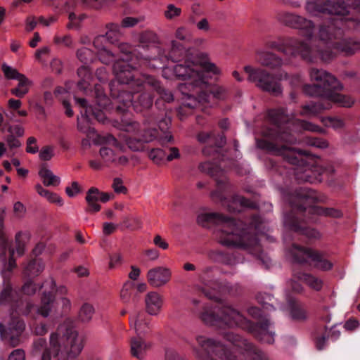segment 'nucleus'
<instances>
[{
  "mask_svg": "<svg viewBox=\"0 0 360 360\" xmlns=\"http://www.w3.org/2000/svg\"><path fill=\"white\" fill-rule=\"evenodd\" d=\"M276 79L278 82L282 80H288L290 84L292 87L297 86L302 84V78L300 75H290L285 72H280L276 75Z\"/></svg>",
  "mask_w": 360,
  "mask_h": 360,
  "instance_id": "a18cd8bd",
  "label": "nucleus"
},
{
  "mask_svg": "<svg viewBox=\"0 0 360 360\" xmlns=\"http://www.w3.org/2000/svg\"><path fill=\"white\" fill-rule=\"evenodd\" d=\"M41 288H44V290L41 297L40 305L37 308V314L47 318L50 316L54 307L56 300L54 292L66 295L68 289L65 286L56 288V282L52 278L46 280Z\"/></svg>",
  "mask_w": 360,
  "mask_h": 360,
  "instance_id": "1a4fd4ad",
  "label": "nucleus"
},
{
  "mask_svg": "<svg viewBox=\"0 0 360 360\" xmlns=\"http://www.w3.org/2000/svg\"><path fill=\"white\" fill-rule=\"evenodd\" d=\"M18 296L15 290L7 284L0 293V306L1 305H13L17 300Z\"/></svg>",
  "mask_w": 360,
  "mask_h": 360,
  "instance_id": "72a5a7b5",
  "label": "nucleus"
},
{
  "mask_svg": "<svg viewBox=\"0 0 360 360\" xmlns=\"http://www.w3.org/2000/svg\"><path fill=\"white\" fill-rule=\"evenodd\" d=\"M199 222L214 220L217 228L214 231L216 240L223 246L244 250H251L259 245L255 234L243 228L240 221L226 217L221 214L212 212L200 215Z\"/></svg>",
  "mask_w": 360,
  "mask_h": 360,
  "instance_id": "7ed1b4c3",
  "label": "nucleus"
},
{
  "mask_svg": "<svg viewBox=\"0 0 360 360\" xmlns=\"http://www.w3.org/2000/svg\"><path fill=\"white\" fill-rule=\"evenodd\" d=\"M175 37L176 39L184 42H190L192 39L191 32L185 27H179L175 31Z\"/></svg>",
  "mask_w": 360,
  "mask_h": 360,
  "instance_id": "6e6d98bb",
  "label": "nucleus"
},
{
  "mask_svg": "<svg viewBox=\"0 0 360 360\" xmlns=\"http://www.w3.org/2000/svg\"><path fill=\"white\" fill-rule=\"evenodd\" d=\"M225 337L235 346L243 349L247 357L250 360H269L263 352L257 349L250 342L243 339L240 335L233 333H229L225 335Z\"/></svg>",
  "mask_w": 360,
  "mask_h": 360,
  "instance_id": "dca6fc26",
  "label": "nucleus"
},
{
  "mask_svg": "<svg viewBox=\"0 0 360 360\" xmlns=\"http://www.w3.org/2000/svg\"><path fill=\"white\" fill-rule=\"evenodd\" d=\"M131 326L134 327L139 335L147 333L150 328L149 320L146 319L143 313H138L132 316L131 319Z\"/></svg>",
  "mask_w": 360,
  "mask_h": 360,
  "instance_id": "c85d7f7f",
  "label": "nucleus"
},
{
  "mask_svg": "<svg viewBox=\"0 0 360 360\" xmlns=\"http://www.w3.org/2000/svg\"><path fill=\"white\" fill-rule=\"evenodd\" d=\"M340 35H341V30L333 25H321L318 33L319 40L325 44L332 42Z\"/></svg>",
  "mask_w": 360,
  "mask_h": 360,
  "instance_id": "393cba45",
  "label": "nucleus"
},
{
  "mask_svg": "<svg viewBox=\"0 0 360 360\" xmlns=\"http://www.w3.org/2000/svg\"><path fill=\"white\" fill-rule=\"evenodd\" d=\"M270 323L266 320L263 322L252 325L248 322L246 328L250 329L254 335L261 342L271 344L274 342V333L269 330Z\"/></svg>",
  "mask_w": 360,
  "mask_h": 360,
  "instance_id": "6ab92c4d",
  "label": "nucleus"
},
{
  "mask_svg": "<svg viewBox=\"0 0 360 360\" xmlns=\"http://www.w3.org/2000/svg\"><path fill=\"white\" fill-rule=\"evenodd\" d=\"M143 77L144 88L150 87L155 90L160 95V98L167 103H170L174 100L172 92L162 88L158 80L149 75H144Z\"/></svg>",
  "mask_w": 360,
  "mask_h": 360,
  "instance_id": "4be33fe9",
  "label": "nucleus"
},
{
  "mask_svg": "<svg viewBox=\"0 0 360 360\" xmlns=\"http://www.w3.org/2000/svg\"><path fill=\"white\" fill-rule=\"evenodd\" d=\"M30 238V234L27 232L19 231L15 234V251L19 256H22L25 251V245Z\"/></svg>",
  "mask_w": 360,
  "mask_h": 360,
  "instance_id": "ea45409f",
  "label": "nucleus"
},
{
  "mask_svg": "<svg viewBox=\"0 0 360 360\" xmlns=\"http://www.w3.org/2000/svg\"><path fill=\"white\" fill-rule=\"evenodd\" d=\"M329 338V331L326 327L321 329L314 338L316 347L319 350L324 349L327 340Z\"/></svg>",
  "mask_w": 360,
  "mask_h": 360,
  "instance_id": "c03bdc74",
  "label": "nucleus"
},
{
  "mask_svg": "<svg viewBox=\"0 0 360 360\" xmlns=\"http://www.w3.org/2000/svg\"><path fill=\"white\" fill-rule=\"evenodd\" d=\"M218 190L212 193V198L214 200L222 201L224 197L221 193V190L226 189L229 187L228 179L226 176H223L220 179H216Z\"/></svg>",
  "mask_w": 360,
  "mask_h": 360,
  "instance_id": "de8ad7c7",
  "label": "nucleus"
},
{
  "mask_svg": "<svg viewBox=\"0 0 360 360\" xmlns=\"http://www.w3.org/2000/svg\"><path fill=\"white\" fill-rule=\"evenodd\" d=\"M285 224L295 231L300 230L304 234L307 235L309 238H319L321 237V233L316 229H301L297 225V219H291L290 216L287 215L285 217Z\"/></svg>",
  "mask_w": 360,
  "mask_h": 360,
  "instance_id": "f704fd0d",
  "label": "nucleus"
},
{
  "mask_svg": "<svg viewBox=\"0 0 360 360\" xmlns=\"http://www.w3.org/2000/svg\"><path fill=\"white\" fill-rule=\"evenodd\" d=\"M35 189L39 195L45 198L49 202L55 203L58 206L63 205L64 203L62 198L57 193L44 188L41 184H37L35 186Z\"/></svg>",
  "mask_w": 360,
  "mask_h": 360,
  "instance_id": "e433bc0d",
  "label": "nucleus"
},
{
  "mask_svg": "<svg viewBox=\"0 0 360 360\" xmlns=\"http://www.w3.org/2000/svg\"><path fill=\"white\" fill-rule=\"evenodd\" d=\"M99 195L100 191L94 187L87 191L86 195V201L88 204L86 212H97L101 210V205L98 203L100 201Z\"/></svg>",
  "mask_w": 360,
  "mask_h": 360,
  "instance_id": "c756f323",
  "label": "nucleus"
},
{
  "mask_svg": "<svg viewBox=\"0 0 360 360\" xmlns=\"http://www.w3.org/2000/svg\"><path fill=\"white\" fill-rule=\"evenodd\" d=\"M39 175L46 186H56L60 183L59 176H56L51 169L46 167H41L39 171Z\"/></svg>",
  "mask_w": 360,
  "mask_h": 360,
  "instance_id": "473e14b6",
  "label": "nucleus"
},
{
  "mask_svg": "<svg viewBox=\"0 0 360 360\" xmlns=\"http://www.w3.org/2000/svg\"><path fill=\"white\" fill-rule=\"evenodd\" d=\"M290 315L296 321H302L307 319V312L304 306L295 300L289 301Z\"/></svg>",
  "mask_w": 360,
  "mask_h": 360,
  "instance_id": "7c9ffc66",
  "label": "nucleus"
},
{
  "mask_svg": "<svg viewBox=\"0 0 360 360\" xmlns=\"http://www.w3.org/2000/svg\"><path fill=\"white\" fill-rule=\"evenodd\" d=\"M151 345L146 342L141 338H133L131 340V355L139 359H143L150 348Z\"/></svg>",
  "mask_w": 360,
  "mask_h": 360,
  "instance_id": "a878e982",
  "label": "nucleus"
},
{
  "mask_svg": "<svg viewBox=\"0 0 360 360\" xmlns=\"http://www.w3.org/2000/svg\"><path fill=\"white\" fill-rule=\"evenodd\" d=\"M126 144L128 147L134 151H140L143 150L145 143L143 141L141 137H129L126 140Z\"/></svg>",
  "mask_w": 360,
  "mask_h": 360,
  "instance_id": "603ef678",
  "label": "nucleus"
},
{
  "mask_svg": "<svg viewBox=\"0 0 360 360\" xmlns=\"http://www.w3.org/2000/svg\"><path fill=\"white\" fill-rule=\"evenodd\" d=\"M268 115L271 121L278 126L289 121V117L283 109L270 110Z\"/></svg>",
  "mask_w": 360,
  "mask_h": 360,
  "instance_id": "a19ab883",
  "label": "nucleus"
},
{
  "mask_svg": "<svg viewBox=\"0 0 360 360\" xmlns=\"http://www.w3.org/2000/svg\"><path fill=\"white\" fill-rule=\"evenodd\" d=\"M99 154L103 160L106 163H113L116 156L115 153L112 149L107 147L101 148Z\"/></svg>",
  "mask_w": 360,
  "mask_h": 360,
  "instance_id": "4d7b16f0",
  "label": "nucleus"
},
{
  "mask_svg": "<svg viewBox=\"0 0 360 360\" xmlns=\"http://www.w3.org/2000/svg\"><path fill=\"white\" fill-rule=\"evenodd\" d=\"M146 311L152 316L158 315L162 306V298L156 292H150L145 298Z\"/></svg>",
  "mask_w": 360,
  "mask_h": 360,
  "instance_id": "5701e85b",
  "label": "nucleus"
},
{
  "mask_svg": "<svg viewBox=\"0 0 360 360\" xmlns=\"http://www.w3.org/2000/svg\"><path fill=\"white\" fill-rule=\"evenodd\" d=\"M17 80L18 84L15 88L11 89V93L16 97L23 98L29 92L30 87L32 85V82L25 75L20 76Z\"/></svg>",
  "mask_w": 360,
  "mask_h": 360,
  "instance_id": "2f4dec72",
  "label": "nucleus"
},
{
  "mask_svg": "<svg viewBox=\"0 0 360 360\" xmlns=\"http://www.w3.org/2000/svg\"><path fill=\"white\" fill-rule=\"evenodd\" d=\"M149 158L155 164H160L165 157V153L160 148L152 149L149 153Z\"/></svg>",
  "mask_w": 360,
  "mask_h": 360,
  "instance_id": "e2e57ef3",
  "label": "nucleus"
},
{
  "mask_svg": "<svg viewBox=\"0 0 360 360\" xmlns=\"http://www.w3.org/2000/svg\"><path fill=\"white\" fill-rule=\"evenodd\" d=\"M205 71L214 75L220 73V70L210 61L198 63L187 60L174 65L172 69L165 68L163 76L166 77L169 72H173L177 79L186 81L178 86L179 91L187 97L183 105L188 108H196L201 104L210 103L211 98L221 99L225 94V90L221 87H217L212 91L207 89Z\"/></svg>",
  "mask_w": 360,
  "mask_h": 360,
  "instance_id": "f257e3e1",
  "label": "nucleus"
},
{
  "mask_svg": "<svg viewBox=\"0 0 360 360\" xmlns=\"http://www.w3.org/2000/svg\"><path fill=\"white\" fill-rule=\"evenodd\" d=\"M95 309L92 304L85 302L79 308L77 319L83 323H89L94 315Z\"/></svg>",
  "mask_w": 360,
  "mask_h": 360,
  "instance_id": "4c0bfd02",
  "label": "nucleus"
},
{
  "mask_svg": "<svg viewBox=\"0 0 360 360\" xmlns=\"http://www.w3.org/2000/svg\"><path fill=\"white\" fill-rule=\"evenodd\" d=\"M296 195L298 204H292L291 207L294 210L300 212L304 217V221L307 222L313 221L314 216L340 218L343 215L340 210L333 207H324L317 205L304 207L303 203L309 199V194L305 191H300L297 192Z\"/></svg>",
  "mask_w": 360,
  "mask_h": 360,
  "instance_id": "6e6552de",
  "label": "nucleus"
},
{
  "mask_svg": "<svg viewBox=\"0 0 360 360\" xmlns=\"http://www.w3.org/2000/svg\"><path fill=\"white\" fill-rule=\"evenodd\" d=\"M77 56L82 63L86 64L92 59V51L88 48L83 47L77 50Z\"/></svg>",
  "mask_w": 360,
  "mask_h": 360,
  "instance_id": "052dcab7",
  "label": "nucleus"
},
{
  "mask_svg": "<svg viewBox=\"0 0 360 360\" xmlns=\"http://www.w3.org/2000/svg\"><path fill=\"white\" fill-rule=\"evenodd\" d=\"M184 50V47L181 44L176 41V40H172L171 41V51L169 53V57L172 59V60L178 62L177 65L179 63H184L185 60H187L193 61L190 58H186L184 60H179L178 59L176 52H177V51L181 52ZM175 65H176V64Z\"/></svg>",
  "mask_w": 360,
  "mask_h": 360,
  "instance_id": "49530a36",
  "label": "nucleus"
},
{
  "mask_svg": "<svg viewBox=\"0 0 360 360\" xmlns=\"http://www.w3.org/2000/svg\"><path fill=\"white\" fill-rule=\"evenodd\" d=\"M339 90H332L328 93L324 98L338 104L341 107L349 108L354 103V100L349 96L340 94Z\"/></svg>",
  "mask_w": 360,
  "mask_h": 360,
  "instance_id": "cd10ccee",
  "label": "nucleus"
},
{
  "mask_svg": "<svg viewBox=\"0 0 360 360\" xmlns=\"http://www.w3.org/2000/svg\"><path fill=\"white\" fill-rule=\"evenodd\" d=\"M330 107L329 105L323 106L321 103H312L310 105H306L303 107V111L301 112V115H305L308 114L315 115L320 111L326 109H329Z\"/></svg>",
  "mask_w": 360,
  "mask_h": 360,
  "instance_id": "3c124183",
  "label": "nucleus"
},
{
  "mask_svg": "<svg viewBox=\"0 0 360 360\" xmlns=\"http://www.w3.org/2000/svg\"><path fill=\"white\" fill-rule=\"evenodd\" d=\"M76 103L81 108H84V111H81L82 117L86 122L90 119V113L91 111L92 106L88 105L87 101L85 98H79L75 97Z\"/></svg>",
  "mask_w": 360,
  "mask_h": 360,
  "instance_id": "8fccbe9b",
  "label": "nucleus"
},
{
  "mask_svg": "<svg viewBox=\"0 0 360 360\" xmlns=\"http://www.w3.org/2000/svg\"><path fill=\"white\" fill-rule=\"evenodd\" d=\"M321 122L326 127H332L335 129H341L344 127L343 120L336 117H322Z\"/></svg>",
  "mask_w": 360,
  "mask_h": 360,
  "instance_id": "09e8293b",
  "label": "nucleus"
},
{
  "mask_svg": "<svg viewBox=\"0 0 360 360\" xmlns=\"http://www.w3.org/2000/svg\"><path fill=\"white\" fill-rule=\"evenodd\" d=\"M294 276L297 279L303 281L310 288L316 291H320L323 285V281L312 274L304 272H295Z\"/></svg>",
  "mask_w": 360,
  "mask_h": 360,
  "instance_id": "bb28decb",
  "label": "nucleus"
},
{
  "mask_svg": "<svg viewBox=\"0 0 360 360\" xmlns=\"http://www.w3.org/2000/svg\"><path fill=\"white\" fill-rule=\"evenodd\" d=\"M95 96L96 103L100 108H105L110 104V98L105 95L100 85L95 86Z\"/></svg>",
  "mask_w": 360,
  "mask_h": 360,
  "instance_id": "37998d69",
  "label": "nucleus"
},
{
  "mask_svg": "<svg viewBox=\"0 0 360 360\" xmlns=\"http://www.w3.org/2000/svg\"><path fill=\"white\" fill-rule=\"evenodd\" d=\"M147 278L150 285L158 288L165 285L170 280L171 272L167 268L156 267L148 271Z\"/></svg>",
  "mask_w": 360,
  "mask_h": 360,
  "instance_id": "aec40b11",
  "label": "nucleus"
},
{
  "mask_svg": "<svg viewBox=\"0 0 360 360\" xmlns=\"http://www.w3.org/2000/svg\"><path fill=\"white\" fill-rule=\"evenodd\" d=\"M44 269V264L41 259L30 261L24 269V274L30 278L38 276Z\"/></svg>",
  "mask_w": 360,
  "mask_h": 360,
  "instance_id": "c9c22d12",
  "label": "nucleus"
},
{
  "mask_svg": "<svg viewBox=\"0 0 360 360\" xmlns=\"http://www.w3.org/2000/svg\"><path fill=\"white\" fill-rule=\"evenodd\" d=\"M210 288L212 289V292H210L209 290L206 288L203 289V293L205 295V296H207L208 298L211 300L219 301V285L217 283H213L212 285Z\"/></svg>",
  "mask_w": 360,
  "mask_h": 360,
  "instance_id": "680f3d73",
  "label": "nucleus"
},
{
  "mask_svg": "<svg viewBox=\"0 0 360 360\" xmlns=\"http://www.w3.org/2000/svg\"><path fill=\"white\" fill-rule=\"evenodd\" d=\"M243 70L247 74V80L254 84L259 89L274 96L283 94L282 85L276 81L274 76L266 70L252 65H245Z\"/></svg>",
  "mask_w": 360,
  "mask_h": 360,
  "instance_id": "0eeeda50",
  "label": "nucleus"
},
{
  "mask_svg": "<svg viewBox=\"0 0 360 360\" xmlns=\"http://www.w3.org/2000/svg\"><path fill=\"white\" fill-rule=\"evenodd\" d=\"M108 31L105 33L107 40L110 43H114L117 39L121 36L120 26L115 23H109L106 25Z\"/></svg>",
  "mask_w": 360,
  "mask_h": 360,
  "instance_id": "79ce46f5",
  "label": "nucleus"
},
{
  "mask_svg": "<svg viewBox=\"0 0 360 360\" xmlns=\"http://www.w3.org/2000/svg\"><path fill=\"white\" fill-rule=\"evenodd\" d=\"M200 319L206 325L221 327L218 307H205L200 314Z\"/></svg>",
  "mask_w": 360,
  "mask_h": 360,
  "instance_id": "b1692460",
  "label": "nucleus"
},
{
  "mask_svg": "<svg viewBox=\"0 0 360 360\" xmlns=\"http://www.w3.org/2000/svg\"><path fill=\"white\" fill-rule=\"evenodd\" d=\"M100 60L104 64H109L114 61L115 55L108 49H105L97 53Z\"/></svg>",
  "mask_w": 360,
  "mask_h": 360,
  "instance_id": "69168bd1",
  "label": "nucleus"
},
{
  "mask_svg": "<svg viewBox=\"0 0 360 360\" xmlns=\"http://www.w3.org/2000/svg\"><path fill=\"white\" fill-rule=\"evenodd\" d=\"M275 141L272 142L266 139H257L256 146L258 148L264 150L269 153L281 156L288 162L294 165H300V155H307V153L304 150H296L294 148L288 147L285 145L278 146V142L281 141L289 144H295L297 143L296 139L290 134L288 133H280L275 137Z\"/></svg>",
  "mask_w": 360,
  "mask_h": 360,
  "instance_id": "20e7f679",
  "label": "nucleus"
},
{
  "mask_svg": "<svg viewBox=\"0 0 360 360\" xmlns=\"http://www.w3.org/2000/svg\"><path fill=\"white\" fill-rule=\"evenodd\" d=\"M291 251L294 259L298 263H306L311 259L314 262V266L321 271H329L333 266V263L325 259L319 252L295 245L292 246Z\"/></svg>",
  "mask_w": 360,
  "mask_h": 360,
  "instance_id": "9d476101",
  "label": "nucleus"
},
{
  "mask_svg": "<svg viewBox=\"0 0 360 360\" xmlns=\"http://www.w3.org/2000/svg\"><path fill=\"white\" fill-rule=\"evenodd\" d=\"M112 70L120 84H131L135 91H140L142 86L144 87V80L134 79V75L133 74L134 68L127 61L123 60H117L113 64Z\"/></svg>",
  "mask_w": 360,
  "mask_h": 360,
  "instance_id": "ddd939ff",
  "label": "nucleus"
},
{
  "mask_svg": "<svg viewBox=\"0 0 360 360\" xmlns=\"http://www.w3.org/2000/svg\"><path fill=\"white\" fill-rule=\"evenodd\" d=\"M164 14L165 17L167 20H172L181 15V8L176 7L175 5L170 4L167 5Z\"/></svg>",
  "mask_w": 360,
  "mask_h": 360,
  "instance_id": "bf43d9fd",
  "label": "nucleus"
},
{
  "mask_svg": "<svg viewBox=\"0 0 360 360\" xmlns=\"http://www.w3.org/2000/svg\"><path fill=\"white\" fill-rule=\"evenodd\" d=\"M109 86L112 96L118 103L117 106L118 110L124 112L129 107L134 105V96L131 92L124 91L118 87L115 88L116 84L115 82H111Z\"/></svg>",
  "mask_w": 360,
  "mask_h": 360,
  "instance_id": "a211bd4d",
  "label": "nucleus"
},
{
  "mask_svg": "<svg viewBox=\"0 0 360 360\" xmlns=\"http://www.w3.org/2000/svg\"><path fill=\"white\" fill-rule=\"evenodd\" d=\"M86 18L84 14L77 15L75 13H70L68 19L70 23L67 25L68 29H79L80 27V23Z\"/></svg>",
  "mask_w": 360,
  "mask_h": 360,
  "instance_id": "5fc2aeb1",
  "label": "nucleus"
},
{
  "mask_svg": "<svg viewBox=\"0 0 360 360\" xmlns=\"http://www.w3.org/2000/svg\"><path fill=\"white\" fill-rule=\"evenodd\" d=\"M276 18L280 22L285 25L301 30L304 37L309 40H312L314 24L311 20L287 11L278 13Z\"/></svg>",
  "mask_w": 360,
  "mask_h": 360,
  "instance_id": "9b49d317",
  "label": "nucleus"
},
{
  "mask_svg": "<svg viewBox=\"0 0 360 360\" xmlns=\"http://www.w3.org/2000/svg\"><path fill=\"white\" fill-rule=\"evenodd\" d=\"M305 8L309 14L313 15H316L319 13L342 15L347 12L344 2L340 4L331 0L307 1Z\"/></svg>",
  "mask_w": 360,
  "mask_h": 360,
  "instance_id": "f8f14e48",
  "label": "nucleus"
},
{
  "mask_svg": "<svg viewBox=\"0 0 360 360\" xmlns=\"http://www.w3.org/2000/svg\"><path fill=\"white\" fill-rule=\"evenodd\" d=\"M54 155V147L46 146L43 147L39 153L40 160L44 161L50 160Z\"/></svg>",
  "mask_w": 360,
  "mask_h": 360,
  "instance_id": "338daca9",
  "label": "nucleus"
},
{
  "mask_svg": "<svg viewBox=\"0 0 360 360\" xmlns=\"http://www.w3.org/2000/svg\"><path fill=\"white\" fill-rule=\"evenodd\" d=\"M6 213V208H2L0 212V257H4L6 250L8 246V241L6 235L4 231V221Z\"/></svg>",
  "mask_w": 360,
  "mask_h": 360,
  "instance_id": "58836bf2",
  "label": "nucleus"
},
{
  "mask_svg": "<svg viewBox=\"0 0 360 360\" xmlns=\"http://www.w3.org/2000/svg\"><path fill=\"white\" fill-rule=\"evenodd\" d=\"M256 60L261 65L271 69L280 68L283 65V60L269 51H257Z\"/></svg>",
  "mask_w": 360,
  "mask_h": 360,
  "instance_id": "412c9836",
  "label": "nucleus"
},
{
  "mask_svg": "<svg viewBox=\"0 0 360 360\" xmlns=\"http://www.w3.org/2000/svg\"><path fill=\"white\" fill-rule=\"evenodd\" d=\"M37 307L31 301H27L25 306L20 308L19 311H16L18 315L32 316L34 317L37 314Z\"/></svg>",
  "mask_w": 360,
  "mask_h": 360,
  "instance_id": "864d4df0",
  "label": "nucleus"
},
{
  "mask_svg": "<svg viewBox=\"0 0 360 360\" xmlns=\"http://www.w3.org/2000/svg\"><path fill=\"white\" fill-rule=\"evenodd\" d=\"M333 49L344 56H352L360 51V39L355 37H345L334 42Z\"/></svg>",
  "mask_w": 360,
  "mask_h": 360,
  "instance_id": "f3484780",
  "label": "nucleus"
},
{
  "mask_svg": "<svg viewBox=\"0 0 360 360\" xmlns=\"http://www.w3.org/2000/svg\"><path fill=\"white\" fill-rule=\"evenodd\" d=\"M2 71L4 73L5 77L9 79H18L20 76L24 75L18 72V70L6 63L2 65Z\"/></svg>",
  "mask_w": 360,
  "mask_h": 360,
  "instance_id": "13d9d810",
  "label": "nucleus"
},
{
  "mask_svg": "<svg viewBox=\"0 0 360 360\" xmlns=\"http://www.w3.org/2000/svg\"><path fill=\"white\" fill-rule=\"evenodd\" d=\"M218 311L220 315L221 327L227 326L229 327L246 328L248 321L239 311L231 306L224 305L218 308Z\"/></svg>",
  "mask_w": 360,
  "mask_h": 360,
  "instance_id": "2eb2a0df",
  "label": "nucleus"
},
{
  "mask_svg": "<svg viewBox=\"0 0 360 360\" xmlns=\"http://www.w3.org/2000/svg\"><path fill=\"white\" fill-rule=\"evenodd\" d=\"M41 285L40 286H37L33 281L29 280L22 285V291L25 295H33L39 288H41Z\"/></svg>",
  "mask_w": 360,
  "mask_h": 360,
  "instance_id": "774afa93",
  "label": "nucleus"
},
{
  "mask_svg": "<svg viewBox=\"0 0 360 360\" xmlns=\"http://www.w3.org/2000/svg\"><path fill=\"white\" fill-rule=\"evenodd\" d=\"M311 84L303 87L305 94L324 98L332 90H342L343 85L330 73L323 69L311 68L309 71Z\"/></svg>",
  "mask_w": 360,
  "mask_h": 360,
  "instance_id": "39448f33",
  "label": "nucleus"
},
{
  "mask_svg": "<svg viewBox=\"0 0 360 360\" xmlns=\"http://www.w3.org/2000/svg\"><path fill=\"white\" fill-rule=\"evenodd\" d=\"M268 47L293 56H300L302 58L309 61H312L313 58L318 55L324 61H328L335 57L332 51H321L307 43L296 39H288L283 47L276 41H270L268 43Z\"/></svg>",
  "mask_w": 360,
  "mask_h": 360,
  "instance_id": "423d86ee",
  "label": "nucleus"
},
{
  "mask_svg": "<svg viewBox=\"0 0 360 360\" xmlns=\"http://www.w3.org/2000/svg\"><path fill=\"white\" fill-rule=\"evenodd\" d=\"M25 329V323L18 317H13L6 328L0 323V335L3 340L15 347L19 344L20 336Z\"/></svg>",
  "mask_w": 360,
  "mask_h": 360,
  "instance_id": "4468645a",
  "label": "nucleus"
},
{
  "mask_svg": "<svg viewBox=\"0 0 360 360\" xmlns=\"http://www.w3.org/2000/svg\"><path fill=\"white\" fill-rule=\"evenodd\" d=\"M134 284L130 281H127L120 292V297L124 302H129L131 298L130 290L133 288Z\"/></svg>",
  "mask_w": 360,
  "mask_h": 360,
  "instance_id": "0e129e2a",
  "label": "nucleus"
},
{
  "mask_svg": "<svg viewBox=\"0 0 360 360\" xmlns=\"http://www.w3.org/2000/svg\"><path fill=\"white\" fill-rule=\"evenodd\" d=\"M84 347L83 339L74 328L60 326L56 332L51 333L49 347L44 338L33 342L32 355L39 360H68L77 357Z\"/></svg>",
  "mask_w": 360,
  "mask_h": 360,
  "instance_id": "f03ea898",
  "label": "nucleus"
}]
</instances>
